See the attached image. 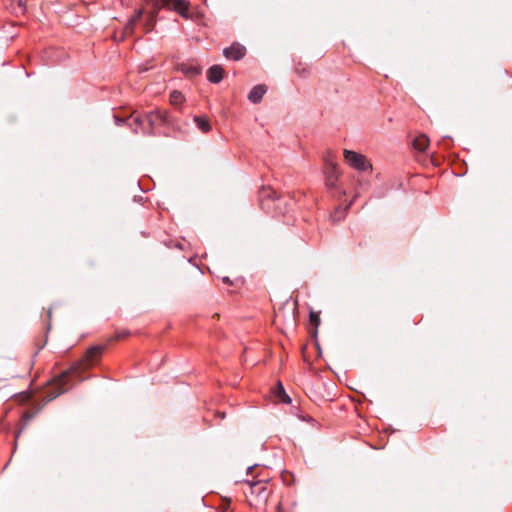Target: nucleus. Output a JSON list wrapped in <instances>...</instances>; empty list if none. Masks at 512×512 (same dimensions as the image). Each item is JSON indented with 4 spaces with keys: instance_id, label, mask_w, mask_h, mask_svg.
Here are the masks:
<instances>
[{
    "instance_id": "obj_8",
    "label": "nucleus",
    "mask_w": 512,
    "mask_h": 512,
    "mask_svg": "<svg viewBox=\"0 0 512 512\" xmlns=\"http://www.w3.org/2000/svg\"><path fill=\"white\" fill-rule=\"evenodd\" d=\"M279 201L276 191L271 187H264L260 192V202L263 209L270 210L271 206L269 202Z\"/></svg>"
},
{
    "instance_id": "obj_21",
    "label": "nucleus",
    "mask_w": 512,
    "mask_h": 512,
    "mask_svg": "<svg viewBox=\"0 0 512 512\" xmlns=\"http://www.w3.org/2000/svg\"><path fill=\"white\" fill-rule=\"evenodd\" d=\"M310 322L315 327V330H317V327L320 324V316L317 312H310Z\"/></svg>"
},
{
    "instance_id": "obj_4",
    "label": "nucleus",
    "mask_w": 512,
    "mask_h": 512,
    "mask_svg": "<svg viewBox=\"0 0 512 512\" xmlns=\"http://www.w3.org/2000/svg\"><path fill=\"white\" fill-rule=\"evenodd\" d=\"M344 158L349 163V165L359 171H366L371 169V165L367 162L366 157L362 154L345 149Z\"/></svg>"
},
{
    "instance_id": "obj_16",
    "label": "nucleus",
    "mask_w": 512,
    "mask_h": 512,
    "mask_svg": "<svg viewBox=\"0 0 512 512\" xmlns=\"http://www.w3.org/2000/svg\"><path fill=\"white\" fill-rule=\"evenodd\" d=\"M246 483L250 487L251 494H256V495L260 496L266 491L265 484L261 481H257V482L246 481Z\"/></svg>"
},
{
    "instance_id": "obj_29",
    "label": "nucleus",
    "mask_w": 512,
    "mask_h": 512,
    "mask_svg": "<svg viewBox=\"0 0 512 512\" xmlns=\"http://www.w3.org/2000/svg\"><path fill=\"white\" fill-rule=\"evenodd\" d=\"M47 316H48V319L51 320V317H52V310L51 309L48 310Z\"/></svg>"
},
{
    "instance_id": "obj_26",
    "label": "nucleus",
    "mask_w": 512,
    "mask_h": 512,
    "mask_svg": "<svg viewBox=\"0 0 512 512\" xmlns=\"http://www.w3.org/2000/svg\"><path fill=\"white\" fill-rule=\"evenodd\" d=\"M114 119H115V123H116L117 125H122V124L126 121L124 118H121V117H119V116H117V115H116V116H114Z\"/></svg>"
},
{
    "instance_id": "obj_1",
    "label": "nucleus",
    "mask_w": 512,
    "mask_h": 512,
    "mask_svg": "<svg viewBox=\"0 0 512 512\" xmlns=\"http://www.w3.org/2000/svg\"><path fill=\"white\" fill-rule=\"evenodd\" d=\"M153 2V9L149 12L145 23L146 32L153 29L156 22V16L162 7L173 9L186 19L190 18L188 14L189 3L185 0H153Z\"/></svg>"
},
{
    "instance_id": "obj_15",
    "label": "nucleus",
    "mask_w": 512,
    "mask_h": 512,
    "mask_svg": "<svg viewBox=\"0 0 512 512\" xmlns=\"http://www.w3.org/2000/svg\"><path fill=\"white\" fill-rule=\"evenodd\" d=\"M194 121L197 127L203 132L208 133L211 130V125L209 120L204 116H196L194 117Z\"/></svg>"
},
{
    "instance_id": "obj_30",
    "label": "nucleus",
    "mask_w": 512,
    "mask_h": 512,
    "mask_svg": "<svg viewBox=\"0 0 512 512\" xmlns=\"http://www.w3.org/2000/svg\"><path fill=\"white\" fill-rule=\"evenodd\" d=\"M9 1L11 2V8L16 6V1L15 0H9Z\"/></svg>"
},
{
    "instance_id": "obj_13",
    "label": "nucleus",
    "mask_w": 512,
    "mask_h": 512,
    "mask_svg": "<svg viewBox=\"0 0 512 512\" xmlns=\"http://www.w3.org/2000/svg\"><path fill=\"white\" fill-rule=\"evenodd\" d=\"M142 15H143L142 9H139L138 11H136L135 15L131 18V20L127 23V25L124 28V32L126 35H131L133 33L134 27H135L136 23L138 22V20L142 17Z\"/></svg>"
},
{
    "instance_id": "obj_5",
    "label": "nucleus",
    "mask_w": 512,
    "mask_h": 512,
    "mask_svg": "<svg viewBox=\"0 0 512 512\" xmlns=\"http://www.w3.org/2000/svg\"><path fill=\"white\" fill-rule=\"evenodd\" d=\"M145 121L148 123V130L143 132L148 135L154 134V127L158 123H165L167 121V113L161 110H155L145 115Z\"/></svg>"
},
{
    "instance_id": "obj_33",
    "label": "nucleus",
    "mask_w": 512,
    "mask_h": 512,
    "mask_svg": "<svg viewBox=\"0 0 512 512\" xmlns=\"http://www.w3.org/2000/svg\"><path fill=\"white\" fill-rule=\"evenodd\" d=\"M296 72H297V73H300V72H302V69H299V68L297 67V68H296Z\"/></svg>"
},
{
    "instance_id": "obj_18",
    "label": "nucleus",
    "mask_w": 512,
    "mask_h": 512,
    "mask_svg": "<svg viewBox=\"0 0 512 512\" xmlns=\"http://www.w3.org/2000/svg\"><path fill=\"white\" fill-rule=\"evenodd\" d=\"M348 207L342 209V208H337L335 210V212L331 215V218L333 220V222H339L341 221L344 217H345V213H346V210H347Z\"/></svg>"
},
{
    "instance_id": "obj_20",
    "label": "nucleus",
    "mask_w": 512,
    "mask_h": 512,
    "mask_svg": "<svg viewBox=\"0 0 512 512\" xmlns=\"http://www.w3.org/2000/svg\"><path fill=\"white\" fill-rule=\"evenodd\" d=\"M38 411H35V412H31V411H25L22 415V418H21V421L23 423V426L27 425L32 419L33 417L35 416V414L37 413Z\"/></svg>"
},
{
    "instance_id": "obj_31",
    "label": "nucleus",
    "mask_w": 512,
    "mask_h": 512,
    "mask_svg": "<svg viewBox=\"0 0 512 512\" xmlns=\"http://www.w3.org/2000/svg\"><path fill=\"white\" fill-rule=\"evenodd\" d=\"M254 469V467H249L248 470H247V473L250 474L252 473V470Z\"/></svg>"
},
{
    "instance_id": "obj_7",
    "label": "nucleus",
    "mask_w": 512,
    "mask_h": 512,
    "mask_svg": "<svg viewBox=\"0 0 512 512\" xmlns=\"http://www.w3.org/2000/svg\"><path fill=\"white\" fill-rule=\"evenodd\" d=\"M246 54V48L240 43H233L230 47H227L223 50V55L227 59H231L234 61L242 59Z\"/></svg>"
},
{
    "instance_id": "obj_2",
    "label": "nucleus",
    "mask_w": 512,
    "mask_h": 512,
    "mask_svg": "<svg viewBox=\"0 0 512 512\" xmlns=\"http://www.w3.org/2000/svg\"><path fill=\"white\" fill-rule=\"evenodd\" d=\"M70 374V371H65L51 381L43 392L45 403L54 400L56 397L69 390L68 381Z\"/></svg>"
},
{
    "instance_id": "obj_6",
    "label": "nucleus",
    "mask_w": 512,
    "mask_h": 512,
    "mask_svg": "<svg viewBox=\"0 0 512 512\" xmlns=\"http://www.w3.org/2000/svg\"><path fill=\"white\" fill-rule=\"evenodd\" d=\"M325 174H326V185L329 188H334L336 186V182H337L339 174H340L337 164L333 161L327 160L326 167H325Z\"/></svg>"
},
{
    "instance_id": "obj_27",
    "label": "nucleus",
    "mask_w": 512,
    "mask_h": 512,
    "mask_svg": "<svg viewBox=\"0 0 512 512\" xmlns=\"http://www.w3.org/2000/svg\"><path fill=\"white\" fill-rule=\"evenodd\" d=\"M222 280H223V282H224L225 284H228V285H231V284H232V282H231V280L229 279V277H223V279H222Z\"/></svg>"
},
{
    "instance_id": "obj_23",
    "label": "nucleus",
    "mask_w": 512,
    "mask_h": 512,
    "mask_svg": "<svg viewBox=\"0 0 512 512\" xmlns=\"http://www.w3.org/2000/svg\"><path fill=\"white\" fill-rule=\"evenodd\" d=\"M285 395V390L281 383H278L276 388V396L279 398L280 396Z\"/></svg>"
},
{
    "instance_id": "obj_3",
    "label": "nucleus",
    "mask_w": 512,
    "mask_h": 512,
    "mask_svg": "<svg viewBox=\"0 0 512 512\" xmlns=\"http://www.w3.org/2000/svg\"><path fill=\"white\" fill-rule=\"evenodd\" d=\"M104 349L105 347L101 345L89 348L83 358L74 364L72 370L78 373L85 371L100 360Z\"/></svg>"
},
{
    "instance_id": "obj_12",
    "label": "nucleus",
    "mask_w": 512,
    "mask_h": 512,
    "mask_svg": "<svg viewBox=\"0 0 512 512\" xmlns=\"http://www.w3.org/2000/svg\"><path fill=\"white\" fill-rule=\"evenodd\" d=\"M429 138L422 134L416 137L413 141V146L416 150L424 152L429 146Z\"/></svg>"
},
{
    "instance_id": "obj_22",
    "label": "nucleus",
    "mask_w": 512,
    "mask_h": 512,
    "mask_svg": "<svg viewBox=\"0 0 512 512\" xmlns=\"http://www.w3.org/2000/svg\"><path fill=\"white\" fill-rule=\"evenodd\" d=\"M129 335V332L124 330V331H121V332H117L115 334V339L116 340H121V339H124L126 338L127 336Z\"/></svg>"
},
{
    "instance_id": "obj_19",
    "label": "nucleus",
    "mask_w": 512,
    "mask_h": 512,
    "mask_svg": "<svg viewBox=\"0 0 512 512\" xmlns=\"http://www.w3.org/2000/svg\"><path fill=\"white\" fill-rule=\"evenodd\" d=\"M15 1H16V6L12 8L13 12L16 14L24 13L27 0H15Z\"/></svg>"
},
{
    "instance_id": "obj_10",
    "label": "nucleus",
    "mask_w": 512,
    "mask_h": 512,
    "mask_svg": "<svg viewBox=\"0 0 512 512\" xmlns=\"http://www.w3.org/2000/svg\"><path fill=\"white\" fill-rule=\"evenodd\" d=\"M224 69L220 65H213L207 71V78L212 83H219L223 79Z\"/></svg>"
},
{
    "instance_id": "obj_28",
    "label": "nucleus",
    "mask_w": 512,
    "mask_h": 512,
    "mask_svg": "<svg viewBox=\"0 0 512 512\" xmlns=\"http://www.w3.org/2000/svg\"><path fill=\"white\" fill-rule=\"evenodd\" d=\"M287 477L293 478V475L289 474V473L283 475V479H284L285 482H287Z\"/></svg>"
},
{
    "instance_id": "obj_9",
    "label": "nucleus",
    "mask_w": 512,
    "mask_h": 512,
    "mask_svg": "<svg viewBox=\"0 0 512 512\" xmlns=\"http://www.w3.org/2000/svg\"><path fill=\"white\" fill-rule=\"evenodd\" d=\"M177 70L182 72L186 77L193 78L201 73V67L190 63H180Z\"/></svg>"
},
{
    "instance_id": "obj_25",
    "label": "nucleus",
    "mask_w": 512,
    "mask_h": 512,
    "mask_svg": "<svg viewBox=\"0 0 512 512\" xmlns=\"http://www.w3.org/2000/svg\"><path fill=\"white\" fill-rule=\"evenodd\" d=\"M279 400L284 402V403H290V397L285 393V395H282L279 397Z\"/></svg>"
},
{
    "instance_id": "obj_11",
    "label": "nucleus",
    "mask_w": 512,
    "mask_h": 512,
    "mask_svg": "<svg viewBox=\"0 0 512 512\" xmlns=\"http://www.w3.org/2000/svg\"><path fill=\"white\" fill-rule=\"evenodd\" d=\"M267 87L265 85H257L252 88L249 92L248 99L252 103H259L262 100L263 95L266 93Z\"/></svg>"
},
{
    "instance_id": "obj_32",
    "label": "nucleus",
    "mask_w": 512,
    "mask_h": 512,
    "mask_svg": "<svg viewBox=\"0 0 512 512\" xmlns=\"http://www.w3.org/2000/svg\"><path fill=\"white\" fill-rule=\"evenodd\" d=\"M296 72H297V73H300V72H302V69H299V68L297 67V68H296Z\"/></svg>"
},
{
    "instance_id": "obj_14",
    "label": "nucleus",
    "mask_w": 512,
    "mask_h": 512,
    "mask_svg": "<svg viewBox=\"0 0 512 512\" xmlns=\"http://www.w3.org/2000/svg\"><path fill=\"white\" fill-rule=\"evenodd\" d=\"M127 120L129 121L128 122V125L130 127H134L135 128L133 129L134 130V133H138V130H137V127H142L144 122H145V117L143 118L142 116L140 115H130Z\"/></svg>"
},
{
    "instance_id": "obj_24",
    "label": "nucleus",
    "mask_w": 512,
    "mask_h": 512,
    "mask_svg": "<svg viewBox=\"0 0 512 512\" xmlns=\"http://www.w3.org/2000/svg\"><path fill=\"white\" fill-rule=\"evenodd\" d=\"M229 506H230V500L224 499L222 501L220 508L222 511H226L229 508Z\"/></svg>"
},
{
    "instance_id": "obj_17",
    "label": "nucleus",
    "mask_w": 512,
    "mask_h": 512,
    "mask_svg": "<svg viewBox=\"0 0 512 512\" xmlns=\"http://www.w3.org/2000/svg\"><path fill=\"white\" fill-rule=\"evenodd\" d=\"M184 101V95L177 90H174L170 94V103L174 106L181 104Z\"/></svg>"
}]
</instances>
